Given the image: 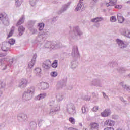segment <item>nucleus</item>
Returning a JSON list of instances; mask_svg holds the SVG:
<instances>
[{"instance_id": "obj_46", "label": "nucleus", "mask_w": 130, "mask_h": 130, "mask_svg": "<svg viewBox=\"0 0 130 130\" xmlns=\"http://www.w3.org/2000/svg\"><path fill=\"white\" fill-rule=\"evenodd\" d=\"M6 87V82H2L0 84V90L1 89H4Z\"/></svg>"}, {"instance_id": "obj_63", "label": "nucleus", "mask_w": 130, "mask_h": 130, "mask_svg": "<svg viewBox=\"0 0 130 130\" xmlns=\"http://www.w3.org/2000/svg\"><path fill=\"white\" fill-rule=\"evenodd\" d=\"M5 61V59H0V66H1L3 62Z\"/></svg>"}, {"instance_id": "obj_32", "label": "nucleus", "mask_w": 130, "mask_h": 130, "mask_svg": "<svg viewBox=\"0 0 130 130\" xmlns=\"http://www.w3.org/2000/svg\"><path fill=\"white\" fill-rule=\"evenodd\" d=\"M38 0H29V4L31 7H36Z\"/></svg>"}, {"instance_id": "obj_31", "label": "nucleus", "mask_w": 130, "mask_h": 130, "mask_svg": "<svg viewBox=\"0 0 130 130\" xmlns=\"http://www.w3.org/2000/svg\"><path fill=\"white\" fill-rule=\"evenodd\" d=\"M44 26L45 24L44 23H39L38 24V28L39 30V31H42V30H43V29H44Z\"/></svg>"}, {"instance_id": "obj_3", "label": "nucleus", "mask_w": 130, "mask_h": 130, "mask_svg": "<svg viewBox=\"0 0 130 130\" xmlns=\"http://www.w3.org/2000/svg\"><path fill=\"white\" fill-rule=\"evenodd\" d=\"M70 38L74 40H79L83 36V32L79 27H76L75 30L73 32H70Z\"/></svg>"}, {"instance_id": "obj_40", "label": "nucleus", "mask_w": 130, "mask_h": 130, "mask_svg": "<svg viewBox=\"0 0 130 130\" xmlns=\"http://www.w3.org/2000/svg\"><path fill=\"white\" fill-rule=\"evenodd\" d=\"M16 40L14 39H10L9 40L8 43H9V45H14V44L15 43Z\"/></svg>"}, {"instance_id": "obj_19", "label": "nucleus", "mask_w": 130, "mask_h": 130, "mask_svg": "<svg viewBox=\"0 0 130 130\" xmlns=\"http://www.w3.org/2000/svg\"><path fill=\"white\" fill-rule=\"evenodd\" d=\"M57 48H60V44L56 42H51L50 49H57Z\"/></svg>"}, {"instance_id": "obj_8", "label": "nucleus", "mask_w": 130, "mask_h": 130, "mask_svg": "<svg viewBox=\"0 0 130 130\" xmlns=\"http://www.w3.org/2000/svg\"><path fill=\"white\" fill-rule=\"evenodd\" d=\"M121 34L127 38L130 39V29L128 28H123L121 30Z\"/></svg>"}, {"instance_id": "obj_50", "label": "nucleus", "mask_w": 130, "mask_h": 130, "mask_svg": "<svg viewBox=\"0 0 130 130\" xmlns=\"http://www.w3.org/2000/svg\"><path fill=\"white\" fill-rule=\"evenodd\" d=\"M122 8V5H117L115 6V9H120Z\"/></svg>"}, {"instance_id": "obj_16", "label": "nucleus", "mask_w": 130, "mask_h": 130, "mask_svg": "<svg viewBox=\"0 0 130 130\" xmlns=\"http://www.w3.org/2000/svg\"><path fill=\"white\" fill-rule=\"evenodd\" d=\"M50 66H51V62H50L49 60H47L44 62L42 67L44 68V69L48 70V69L50 68Z\"/></svg>"}, {"instance_id": "obj_37", "label": "nucleus", "mask_w": 130, "mask_h": 130, "mask_svg": "<svg viewBox=\"0 0 130 130\" xmlns=\"http://www.w3.org/2000/svg\"><path fill=\"white\" fill-rule=\"evenodd\" d=\"M23 3V0H15V6L16 7H20Z\"/></svg>"}, {"instance_id": "obj_58", "label": "nucleus", "mask_w": 130, "mask_h": 130, "mask_svg": "<svg viewBox=\"0 0 130 130\" xmlns=\"http://www.w3.org/2000/svg\"><path fill=\"white\" fill-rule=\"evenodd\" d=\"M43 121V120H40L39 121V122H38V125L39 126H41V125H42V122Z\"/></svg>"}, {"instance_id": "obj_10", "label": "nucleus", "mask_w": 130, "mask_h": 130, "mask_svg": "<svg viewBox=\"0 0 130 130\" xmlns=\"http://www.w3.org/2000/svg\"><path fill=\"white\" fill-rule=\"evenodd\" d=\"M27 85H28V79H23L19 84L18 87L21 89H24V88L27 87Z\"/></svg>"}, {"instance_id": "obj_34", "label": "nucleus", "mask_w": 130, "mask_h": 130, "mask_svg": "<svg viewBox=\"0 0 130 130\" xmlns=\"http://www.w3.org/2000/svg\"><path fill=\"white\" fill-rule=\"evenodd\" d=\"M51 46V41L47 42L44 45L45 48H49L50 49Z\"/></svg>"}, {"instance_id": "obj_1", "label": "nucleus", "mask_w": 130, "mask_h": 130, "mask_svg": "<svg viewBox=\"0 0 130 130\" xmlns=\"http://www.w3.org/2000/svg\"><path fill=\"white\" fill-rule=\"evenodd\" d=\"M35 93V87L34 86H30L28 87L22 95V98L23 100L28 101L31 100L34 96Z\"/></svg>"}, {"instance_id": "obj_36", "label": "nucleus", "mask_w": 130, "mask_h": 130, "mask_svg": "<svg viewBox=\"0 0 130 130\" xmlns=\"http://www.w3.org/2000/svg\"><path fill=\"white\" fill-rule=\"evenodd\" d=\"M117 3V0H109V3L110 4V7H113L115 6Z\"/></svg>"}, {"instance_id": "obj_7", "label": "nucleus", "mask_w": 130, "mask_h": 130, "mask_svg": "<svg viewBox=\"0 0 130 130\" xmlns=\"http://www.w3.org/2000/svg\"><path fill=\"white\" fill-rule=\"evenodd\" d=\"M50 34L49 31L48 30H45L43 32H40L38 38V40L43 39V38H46V37H48V36H49Z\"/></svg>"}, {"instance_id": "obj_60", "label": "nucleus", "mask_w": 130, "mask_h": 130, "mask_svg": "<svg viewBox=\"0 0 130 130\" xmlns=\"http://www.w3.org/2000/svg\"><path fill=\"white\" fill-rule=\"evenodd\" d=\"M5 16V15L3 14H0V20H3V18H4V17Z\"/></svg>"}, {"instance_id": "obj_4", "label": "nucleus", "mask_w": 130, "mask_h": 130, "mask_svg": "<svg viewBox=\"0 0 130 130\" xmlns=\"http://www.w3.org/2000/svg\"><path fill=\"white\" fill-rule=\"evenodd\" d=\"M66 108L67 113L69 114H75L76 113V109L74 104L71 103L67 104Z\"/></svg>"}, {"instance_id": "obj_12", "label": "nucleus", "mask_w": 130, "mask_h": 130, "mask_svg": "<svg viewBox=\"0 0 130 130\" xmlns=\"http://www.w3.org/2000/svg\"><path fill=\"white\" fill-rule=\"evenodd\" d=\"M11 47L10 44L7 42L2 43V49L3 51H8Z\"/></svg>"}, {"instance_id": "obj_49", "label": "nucleus", "mask_w": 130, "mask_h": 130, "mask_svg": "<svg viewBox=\"0 0 130 130\" xmlns=\"http://www.w3.org/2000/svg\"><path fill=\"white\" fill-rule=\"evenodd\" d=\"M32 70L30 69L28 72H27V75H28V76L29 78H31L32 77Z\"/></svg>"}, {"instance_id": "obj_45", "label": "nucleus", "mask_w": 130, "mask_h": 130, "mask_svg": "<svg viewBox=\"0 0 130 130\" xmlns=\"http://www.w3.org/2000/svg\"><path fill=\"white\" fill-rule=\"evenodd\" d=\"M57 66H58L57 60L54 61V62H53V63L52 64V68H54L55 69V68H57Z\"/></svg>"}, {"instance_id": "obj_2", "label": "nucleus", "mask_w": 130, "mask_h": 130, "mask_svg": "<svg viewBox=\"0 0 130 130\" xmlns=\"http://www.w3.org/2000/svg\"><path fill=\"white\" fill-rule=\"evenodd\" d=\"M49 105L50 106V115L52 116L55 114L57 111H59L60 108L58 104L55 103V100H50L49 102Z\"/></svg>"}, {"instance_id": "obj_61", "label": "nucleus", "mask_w": 130, "mask_h": 130, "mask_svg": "<svg viewBox=\"0 0 130 130\" xmlns=\"http://www.w3.org/2000/svg\"><path fill=\"white\" fill-rule=\"evenodd\" d=\"M105 6H106V7H109L110 6V3L109 2H107L105 3Z\"/></svg>"}, {"instance_id": "obj_11", "label": "nucleus", "mask_w": 130, "mask_h": 130, "mask_svg": "<svg viewBox=\"0 0 130 130\" xmlns=\"http://www.w3.org/2000/svg\"><path fill=\"white\" fill-rule=\"evenodd\" d=\"M71 55L74 57H79L80 54L79 53V51H78V47L77 46L73 47Z\"/></svg>"}, {"instance_id": "obj_23", "label": "nucleus", "mask_w": 130, "mask_h": 130, "mask_svg": "<svg viewBox=\"0 0 130 130\" xmlns=\"http://www.w3.org/2000/svg\"><path fill=\"white\" fill-rule=\"evenodd\" d=\"M18 31L19 32V35L20 36H22V35L24 34V32H25V27L21 25L18 27Z\"/></svg>"}, {"instance_id": "obj_53", "label": "nucleus", "mask_w": 130, "mask_h": 130, "mask_svg": "<svg viewBox=\"0 0 130 130\" xmlns=\"http://www.w3.org/2000/svg\"><path fill=\"white\" fill-rule=\"evenodd\" d=\"M7 55V53H0V57H4V56H6Z\"/></svg>"}, {"instance_id": "obj_20", "label": "nucleus", "mask_w": 130, "mask_h": 130, "mask_svg": "<svg viewBox=\"0 0 130 130\" xmlns=\"http://www.w3.org/2000/svg\"><path fill=\"white\" fill-rule=\"evenodd\" d=\"M104 19L102 17H97L92 19H91V22L92 23H99L100 22H102Z\"/></svg>"}, {"instance_id": "obj_48", "label": "nucleus", "mask_w": 130, "mask_h": 130, "mask_svg": "<svg viewBox=\"0 0 130 130\" xmlns=\"http://www.w3.org/2000/svg\"><path fill=\"white\" fill-rule=\"evenodd\" d=\"M99 109V107H98V106H95L93 108L92 110V111H93V112H96V111H98Z\"/></svg>"}, {"instance_id": "obj_9", "label": "nucleus", "mask_w": 130, "mask_h": 130, "mask_svg": "<svg viewBox=\"0 0 130 130\" xmlns=\"http://www.w3.org/2000/svg\"><path fill=\"white\" fill-rule=\"evenodd\" d=\"M104 125L112 127L115 125V122L113 120L107 119L104 122Z\"/></svg>"}, {"instance_id": "obj_62", "label": "nucleus", "mask_w": 130, "mask_h": 130, "mask_svg": "<svg viewBox=\"0 0 130 130\" xmlns=\"http://www.w3.org/2000/svg\"><path fill=\"white\" fill-rule=\"evenodd\" d=\"M120 100H121V101H122V102H124V103H125V100H124L123 98H120Z\"/></svg>"}, {"instance_id": "obj_64", "label": "nucleus", "mask_w": 130, "mask_h": 130, "mask_svg": "<svg viewBox=\"0 0 130 130\" xmlns=\"http://www.w3.org/2000/svg\"><path fill=\"white\" fill-rule=\"evenodd\" d=\"M63 87H66V84H61V88H63Z\"/></svg>"}, {"instance_id": "obj_24", "label": "nucleus", "mask_w": 130, "mask_h": 130, "mask_svg": "<svg viewBox=\"0 0 130 130\" xmlns=\"http://www.w3.org/2000/svg\"><path fill=\"white\" fill-rule=\"evenodd\" d=\"M69 7V5L68 4L64 5L62 6L61 9L58 12V14H61V13H63L67 11V9Z\"/></svg>"}, {"instance_id": "obj_38", "label": "nucleus", "mask_w": 130, "mask_h": 130, "mask_svg": "<svg viewBox=\"0 0 130 130\" xmlns=\"http://www.w3.org/2000/svg\"><path fill=\"white\" fill-rule=\"evenodd\" d=\"M117 20V19H116V16H111L110 18V21L111 22V23H114L116 22Z\"/></svg>"}, {"instance_id": "obj_54", "label": "nucleus", "mask_w": 130, "mask_h": 130, "mask_svg": "<svg viewBox=\"0 0 130 130\" xmlns=\"http://www.w3.org/2000/svg\"><path fill=\"white\" fill-rule=\"evenodd\" d=\"M103 95L104 97L105 98V99H106L107 100H108L109 99V98H108V96H107L106 94H105V93L103 92Z\"/></svg>"}, {"instance_id": "obj_30", "label": "nucleus", "mask_w": 130, "mask_h": 130, "mask_svg": "<svg viewBox=\"0 0 130 130\" xmlns=\"http://www.w3.org/2000/svg\"><path fill=\"white\" fill-rule=\"evenodd\" d=\"M45 97H46V93H41L36 97V100H41V99H43V98H45Z\"/></svg>"}, {"instance_id": "obj_29", "label": "nucleus", "mask_w": 130, "mask_h": 130, "mask_svg": "<svg viewBox=\"0 0 130 130\" xmlns=\"http://www.w3.org/2000/svg\"><path fill=\"white\" fill-rule=\"evenodd\" d=\"M82 7H83V2H79V3L77 5V7L75 8V12H78L82 9Z\"/></svg>"}, {"instance_id": "obj_27", "label": "nucleus", "mask_w": 130, "mask_h": 130, "mask_svg": "<svg viewBox=\"0 0 130 130\" xmlns=\"http://www.w3.org/2000/svg\"><path fill=\"white\" fill-rule=\"evenodd\" d=\"M34 73L36 74V76L40 77V75L41 74V68L39 67L36 68L34 70Z\"/></svg>"}, {"instance_id": "obj_41", "label": "nucleus", "mask_w": 130, "mask_h": 130, "mask_svg": "<svg viewBox=\"0 0 130 130\" xmlns=\"http://www.w3.org/2000/svg\"><path fill=\"white\" fill-rule=\"evenodd\" d=\"M82 99H84V100H86V101H90L91 99V96H90L89 94H87L85 95V96L82 97Z\"/></svg>"}, {"instance_id": "obj_26", "label": "nucleus", "mask_w": 130, "mask_h": 130, "mask_svg": "<svg viewBox=\"0 0 130 130\" xmlns=\"http://www.w3.org/2000/svg\"><path fill=\"white\" fill-rule=\"evenodd\" d=\"M78 67V61L74 60L71 62V69L72 70H75Z\"/></svg>"}, {"instance_id": "obj_52", "label": "nucleus", "mask_w": 130, "mask_h": 130, "mask_svg": "<svg viewBox=\"0 0 130 130\" xmlns=\"http://www.w3.org/2000/svg\"><path fill=\"white\" fill-rule=\"evenodd\" d=\"M104 130H114V128L112 127H107L105 128Z\"/></svg>"}, {"instance_id": "obj_39", "label": "nucleus", "mask_w": 130, "mask_h": 130, "mask_svg": "<svg viewBox=\"0 0 130 130\" xmlns=\"http://www.w3.org/2000/svg\"><path fill=\"white\" fill-rule=\"evenodd\" d=\"M13 62H14V60L13 59H11L9 60V61L8 62V65L6 66V68H4L3 70H6L8 67H11L12 64H13Z\"/></svg>"}, {"instance_id": "obj_56", "label": "nucleus", "mask_w": 130, "mask_h": 130, "mask_svg": "<svg viewBox=\"0 0 130 130\" xmlns=\"http://www.w3.org/2000/svg\"><path fill=\"white\" fill-rule=\"evenodd\" d=\"M125 89L127 91H128V92H130V86H129L126 85V86H125Z\"/></svg>"}, {"instance_id": "obj_25", "label": "nucleus", "mask_w": 130, "mask_h": 130, "mask_svg": "<svg viewBox=\"0 0 130 130\" xmlns=\"http://www.w3.org/2000/svg\"><path fill=\"white\" fill-rule=\"evenodd\" d=\"M24 22H25V17L22 16L20 19L18 20L16 24V26H20V25H22V24H24Z\"/></svg>"}, {"instance_id": "obj_51", "label": "nucleus", "mask_w": 130, "mask_h": 130, "mask_svg": "<svg viewBox=\"0 0 130 130\" xmlns=\"http://www.w3.org/2000/svg\"><path fill=\"white\" fill-rule=\"evenodd\" d=\"M119 86H122L124 89L125 88V86H126L127 85L124 84V82H121L119 84Z\"/></svg>"}, {"instance_id": "obj_28", "label": "nucleus", "mask_w": 130, "mask_h": 130, "mask_svg": "<svg viewBox=\"0 0 130 130\" xmlns=\"http://www.w3.org/2000/svg\"><path fill=\"white\" fill-rule=\"evenodd\" d=\"M15 26H12L11 28L10 29V31L7 36V38H10V37H12L13 36V35L14 34V31H15Z\"/></svg>"}, {"instance_id": "obj_42", "label": "nucleus", "mask_w": 130, "mask_h": 130, "mask_svg": "<svg viewBox=\"0 0 130 130\" xmlns=\"http://www.w3.org/2000/svg\"><path fill=\"white\" fill-rule=\"evenodd\" d=\"M69 121L71 123V124H75V122H76V120L74 117H70L69 119Z\"/></svg>"}, {"instance_id": "obj_18", "label": "nucleus", "mask_w": 130, "mask_h": 130, "mask_svg": "<svg viewBox=\"0 0 130 130\" xmlns=\"http://www.w3.org/2000/svg\"><path fill=\"white\" fill-rule=\"evenodd\" d=\"M18 118H21L23 121H27L28 116L26 114H19L17 115Z\"/></svg>"}, {"instance_id": "obj_21", "label": "nucleus", "mask_w": 130, "mask_h": 130, "mask_svg": "<svg viewBox=\"0 0 130 130\" xmlns=\"http://www.w3.org/2000/svg\"><path fill=\"white\" fill-rule=\"evenodd\" d=\"M56 98L57 102H61L63 100V95L62 93H57L56 94Z\"/></svg>"}, {"instance_id": "obj_5", "label": "nucleus", "mask_w": 130, "mask_h": 130, "mask_svg": "<svg viewBox=\"0 0 130 130\" xmlns=\"http://www.w3.org/2000/svg\"><path fill=\"white\" fill-rule=\"evenodd\" d=\"M115 41L118 47L121 49H124L125 48H126V47H127V45H128L127 42H124L120 39H116Z\"/></svg>"}, {"instance_id": "obj_44", "label": "nucleus", "mask_w": 130, "mask_h": 130, "mask_svg": "<svg viewBox=\"0 0 130 130\" xmlns=\"http://www.w3.org/2000/svg\"><path fill=\"white\" fill-rule=\"evenodd\" d=\"M50 76L52 78H56L57 77V73L55 71L52 72L50 73Z\"/></svg>"}, {"instance_id": "obj_6", "label": "nucleus", "mask_w": 130, "mask_h": 130, "mask_svg": "<svg viewBox=\"0 0 130 130\" xmlns=\"http://www.w3.org/2000/svg\"><path fill=\"white\" fill-rule=\"evenodd\" d=\"M37 87L42 90H46L49 88V84L46 82H40L37 84Z\"/></svg>"}, {"instance_id": "obj_35", "label": "nucleus", "mask_w": 130, "mask_h": 130, "mask_svg": "<svg viewBox=\"0 0 130 130\" xmlns=\"http://www.w3.org/2000/svg\"><path fill=\"white\" fill-rule=\"evenodd\" d=\"M35 64V60H31L30 62L28 63V68L29 69H32L34 65Z\"/></svg>"}, {"instance_id": "obj_57", "label": "nucleus", "mask_w": 130, "mask_h": 130, "mask_svg": "<svg viewBox=\"0 0 130 130\" xmlns=\"http://www.w3.org/2000/svg\"><path fill=\"white\" fill-rule=\"evenodd\" d=\"M66 130H78V129L76 128L71 127L67 128Z\"/></svg>"}, {"instance_id": "obj_43", "label": "nucleus", "mask_w": 130, "mask_h": 130, "mask_svg": "<svg viewBox=\"0 0 130 130\" xmlns=\"http://www.w3.org/2000/svg\"><path fill=\"white\" fill-rule=\"evenodd\" d=\"M81 110L82 113L83 114L87 113V112H88V108H86L85 106L82 107Z\"/></svg>"}, {"instance_id": "obj_47", "label": "nucleus", "mask_w": 130, "mask_h": 130, "mask_svg": "<svg viewBox=\"0 0 130 130\" xmlns=\"http://www.w3.org/2000/svg\"><path fill=\"white\" fill-rule=\"evenodd\" d=\"M30 32L32 34H37V29L34 28H32L30 29Z\"/></svg>"}, {"instance_id": "obj_13", "label": "nucleus", "mask_w": 130, "mask_h": 130, "mask_svg": "<svg viewBox=\"0 0 130 130\" xmlns=\"http://www.w3.org/2000/svg\"><path fill=\"white\" fill-rule=\"evenodd\" d=\"M1 21L2 22V24L5 25V26H9V25H10V21L9 20V18L6 15H4Z\"/></svg>"}, {"instance_id": "obj_59", "label": "nucleus", "mask_w": 130, "mask_h": 130, "mask_svg": "<svg viewBox=\"0 0 130 130\" xmlns=\"http://www.w3.org/2000/svg\"><path fill=\"white\" fill-rule=\"evenodd\" d=\"M113 119H118V116L117 115H114L112 116Z\"/></svg>"}, {"instance_id": "obj_15", "label": "nucleus", "mask_w": 130, "mask_h": 130, "mask_svg": "<svg viewBox=\"0 0 130 130\" xmlns=\"http://www.w3.org/2000/svg\"><path fill=\"white\" fill-rule=\"evenodd\" d=\"M91 85L92 86H96V87H101L102 86L100 80L98 79H93L92 82H91Z\"/></svg>"}, {"instance_id": "obj_33", "label": "nucleus", "mask_w": 130, "mask_h": 130, "mask_svg": "<svg viewBox=\"0 0 130 130\" xmlns=\"http://www.w3.org/2000/svg\"><path fill=\"white\" fill-rule=\"evenodd\" d=\"M37 127V124L35 122H31L30 123V128L31 129H36Z\"/></svg>"}, {"instance_id": "obj_55", "label": "nucleus", "mask_w": 130, "mask_h": 130, "mask_svg": "<svg viewBox=\"0 0 130 130\" xmlns=\"http://www.w3.org/2000/svg\"><path fill=\"white\" fill-rule=\"evenodd\" d=\"M37 58V54H34L33 55V58L31 60H36V58Z\"/></svg>"}, {"instance_id": "obj_22", "label": "nucleus", "mask_w": 130, "mask_h": 130, "mask_svg": "<svg viewBox=\"0 0 130 130\" xmlns=\"http://www.w3.org/2000/svg\"><path fill=\"white\" fill-rule=\"evenodd\" d=\"M117 19L119 23L121 24L124 22V18H123L120 13H117Z\"/></svg>"}, {"instance_id": "obj_14", "label": "nucleus", "mask_w": 130, "mask_h": 130, "mask_svg": "<svg viewBox=\"0 0 130 130\" xmlns=\"http://www.w3.org/2000/svg\"><path fill=\"white\" fill-rule=\"evenodd\" d=\"M90 130H99V123L96 122H91L90 124Z\"/></svg>"}, {"instance_id": "obj_17", "label": "nucleus", "mask_w": 130, "mask_h": 130, "mask_svg": "<svg viewBox=\"0 0 130 130\" xmlns=\"http://www.w3.org/2000/svg\"><path fill=\"white\" fill-rule=\"evenodd\" d=\"M110 114H111V111L109 109H106L101 113V116L103 117H107V116H109Z\"/></svg>"}]
</instances>
